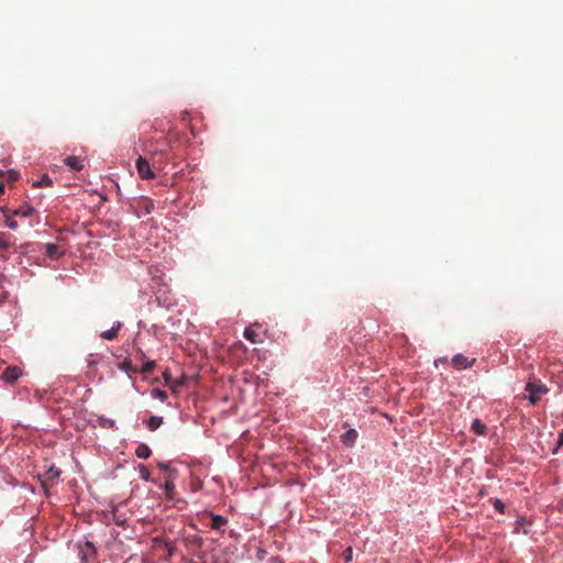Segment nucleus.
I'll use <instances>...</instances> for the list:
<instances>
[{"mask_svg":"<svg viewBox=\"0 0 563 563\" xmlns=\"http://www.w3.org/2000/svg\"><path fill=\"white\" fill-rule=\"evenodd\" d=\"M157 147L150 150V157L153 167L158 172L162 170L168 162V153L172 151V143L166 139L157 141Z\"/></svg>","mask_w":563,"mask_h":563,"instance_id":"1","label":"nucleus"},{"mask_svg":"<svg viewBox=\"0 0 563 563\" xmlns=\"http://www.w3.org/2000/svg\"><path fill=\"white\" fill-rule=\"evenodd\" d=\"M136 169L141 179L150 180L156 178V170L153 167V163L148 158L139 156L136 159Z\"/></svg>","mask_w":563,"mask_h":563,"instance_id":"2","label":"nucleus"},{"mask_svg":"<svg viewBox=\"0 0 563 563\" xmlns=\"http://www.w3.org/2000/svg\"><path fill=\"white\" fill-rule=\"evenodd\" d=\"M526 390L529 393L528 398L532 405H536L548 393V388L544 385H536L533 383H528Z\"/></svg>","mask_w":563,"mask_h":563,"instance_id":"3","label":"nucleus"},{"mask_svg":"<svg viewBox=\"0 0 563 563\" xmlns=\"http://www.w3.org/2000/svg\"><path fill=\"white\" fill-rule=\"evenodd\" d=\"M59 475H60V471L55 466H51L48 470H46L40 476V479H41L43 486L48 487V486H53L56 483Z\"/></svg>","mask_w":563,"mask_h":563,"instance_id":"4","label":"nucleus"},{"mask_svg":"<svg viewBox=\"0 0 563 563\" xmlns=\"http://www.w3.org/2000/svg\"><path fill=\"white\" fill-rule=\"evenodd\" d=\"M22 376V369L19 366H8L1 374V378L8 384H14Z\"/></svg>","mask_w":563,"mask_h":563,"instance_id":"5","label":"nucleus"},{"mask_svg":"<svg viewBox=\"0 0 563 563\" xmlns=\"http://www.w3.org/2000/svg\"><path fill=\"white\" fill-rule=\"evenodd\" d=\"M474 362H475V360L468 361V358L466 356H464L463 354H456L452 358V365L456 369H463V368L472 367Z\"/></svg>","mask_w":563,"mask_h":563,"instance_id":"6","label":"nucleus"},{"mask_svg":"<svg viewBox=\"0 0 563 563\" xmlns=\"http://www.w3.org/2000/svg\"><path fill=\"white\" fill-rule=\"evenodd\" d=\"M15 238L8 232H0V251L4 252L13 246Z\"/></svg>","mask_w":563,"mask_h":563,"instance_id":"7","label":"nucleus"},{"mask_svg":"<svg viewBox=\"0 0 563 563\" xmlns=\"http://www.w3.org/2000/svg\"><path fill=\"white\" fill-rule=\"evenodd\" d=\"M358 433L355 429L347 430L344 434L341 435V441L345 446H353L356 442Z\"/></svg>","mask_w":563,"mask_h":563,"instance_id":"8","label":"nucleus"},{"mask_svg":"<svg viewBox=\"0 0 563 563\" xmlns=\"http://www.w3.org/2000/svg\"><path fill=\"white\" fill-rule=\"evenodd\" d=\"M64 164L74 170H81L84 168L82 159L78 156H67Z\"/></svg>","mask_w":563,"mask_h":563,"instance_id":"9","label":"nucleus"},{"mask_svg":"<svg viewBox=\"0 0 563 563\" xmlns=\"http://www.w3.org/2000/svg\"><path fill=\"white\" fill-rule=\"evenodd\" d=\"M122 323L120 321L115 322L110 330L103 331L100 333V336L104 340H114L118 336V332L121 329Z\"/></svg>","mask_w":563,"mask_h":563,"instance_id":"10","label":"nucleus"},{"mask_svg":"<svg viewBox=\"0 0 563 563\" xmlns=\"http://www.w3.org/2000/svg\"><path fill=\"white\" fill-rule=\"evenodd\" d=\"M34 211L35 210L33 207H31L27 203H24V205L20 206L19 208H16L15 210H13L12 214L27 218V217H31L34 213Z\"/></svg>","mask_w":563,"mask_h":563,"instance_id":"11","label":"nucleus"},{"mask_svg":"<svg viewBox=\"0 0 563 563\" xmlns=\"http://www.w3.org/2000/svg\"><path fill=\"white\" fill-rule=\"evenodd\" d=\"M45 254L53 260H57L63 255V252L59 251V246L53 243L46 244Z\"/></svg>","mask_w":563,"mask_h":563,"instance_id":"12","label":"nucleus"},{"mask_svg":"<svg viewBox=\"0 0 563 563\" xmlns=\"http://www.w3.org/2000/svg\"><path fill=\"white\" fill-rule=\"evenodd\" d=\"M244 338H245L246 340H249L250 342H252V343H258V342H262V340L260 339V335H258L257 331L254 329V325L247 327V328L244 330Z\"/></svg>","mask_w":563,"mask_h":563,"instance_id":"13","label":"nucleus"},{"mask_svg":"<svg viewBox=\"0 0 563 563\" xmlns=\"http://www.w3.org/2000/svg\"><path fill=\"white\" fill-rule=\"evenodd\" d=\"M228 523V520L220 515H211V523L210 527L213 530H221Z\"/></svg>","mask_w":563,"mask_h":563,"instance_id":"14","label":"nucleus"},{"mask_svg":"<svg viewBox=\"0 0 563 563\" xmlns=\"http://www.w3.org/2000/svg\"><path fill=\"white\" fill-rule=\"evenodd\" d=\"M471 430L477 435H485L487 427L479 419H475L472 422Z\"/></svg>","mask_w":563,"mask_h":563,"instance_id":"15","label":"nucleus"},{"mask_svg":"<svg viewBox=\"0 0 563 563\" xmlns=\"http://www.w3.org/2000/svg\"><path fill=\"white\" fill-rule=\"evenodd\" d=\"M146 427L148 428V430L151 431H155L156 429H158L162 423H163V417H158V416H151L147 420H146Z\"/></svg>","mask_w":563,"mask_h":563,"instance_id":"16","label":"nucleus"},{"mask_svg":"<svg viewBox=\"0 0 563 563\" xmlns=\"http://www.w3.org/2000/svg\"><path fill=\"white\" fill-rule=\"evenodd\" d=\"M135 454L139 459H148L152 454L151 449L146 444H140L137 445L135 450Z\"/></svg>","mask_w":563,"mask_h":563,"instance_id":"17","label":"nucleus"},{"mask_svg":"<svg viewBox=\"0 0 563 563\" xmlns=\"http://www.w3.org/2000/svg\"><path fill=\"white\" fill-rule=\"evenodd\" d=\"M140 477L145 482H151V472L145 465H140L139 467Z\"/></svg>","mask_w":563,"mask_h":563,"instance_id":"18","label":"nucleus"},{"mask_svg":"<svg viewBox=\"0 0 563 563\" xmlns=\"http://www.w3.org/2000/svg\"><path fill=\"white\" fill-rule=\"evenodd\" d=\"M53 185L52 179L47 175H43L35 184L36 187H51Z\"/></svg>","mask_w":563,"mask_h":563,"instance_id":"19","label":"nucleus"},{"mask_svg":"<svg viewBox=\"0 0 563 563\" xmlns=\"http://www.w3.org/2000/svg\"><path fill=\"white\" fill-rule=\"evenodd\" d=\"M119 368L124 372H133V373L137 372V369L132 366L131 361H129V360H124L122 363H120Z\"/></svg>","mask_w":563,"mask_h":563,"instance_id":"20","label":"nucleus"},{"mask_svg":"<svg viewBox=\"0 0 563 563\" xmlns=\"http://www.w3.org/2000/svg\"><path fill=\"white\" fill-rule=\"evenodd\" d=\"M164 378H165V383H166V384H167V385L173 389V391H175V390H176V387H177V386H180V385H181V383H179V382H174V380L172 379L170 374H168V373H166V372L164 373Z\"/></svg>","mask_w":563,"mask_h":563,"instance_id":"21","label":"nucleus"},{"mask_svg":"<svg viewBox=\"0 0 563 563\" xmlns=\"http://www.w3.org/2000/svg\"><path fill=\"white\" fill-rule=\"evenodd\" d=\"M12 213L7 216L4 219L5 225L11 230H16L19 228L18 222L12 218Z\"/></svg>","mask_w":563,"mask_h":563,"instance_id":"22","label":"nucleus"},{"mask_svg":"<svg viewBox=\"0 0 563 563\" xmlns=\"http://www.w3.org/2000/svg\"><path fill=\"white\" fill-rule=\"evenodd\" d=\"M174 489H175V484H174L173 479L168 478L164 484V490H165L166 495L170 496Z\"/></svg>","mask_w":563,"mask_h":563,"instance_id":"23","label":"nucleus"},{"mask_svg":"<svg viewBox=\"0 0 563 563\" xmlns=\"http://www.w3.org/2000/svg\"><path fill=\"white\" fill-rule=\"evenodd\" d=\"M155 367V362L154 361H147L143 364L142 368H141V373H151Z\"/></svg>","mask_w":563,"mask_h":563,"instance_id":"24","label":"nucleus"},{"mask_svg":"<svg viewBox=\"0 0 563 563\" xmlns=\"http://www.w3.org/2000/svg\"><path fill=\"white\" fill-rule=\"evenodd\" d=\"M213 556L202 555L198 561H191L190 563H212Z\"/></svg>","mask_w":563,"mask_h":563,"instance_id":"25","label":"nucleus"},{"mask_svg":"<svg viewBox=\"0 0 563 563\" xmlns=\"http://www.w3.org/2000/svg\"><path fill=\"white\" fill-rule=\"evenodd\" d=\"M155 397L159 400L164 401L167 399V394L164 390L161 389H154Z\"/></svg>","mask_w":563,"mask_h":563,"instance_id":"26","label":"nucleus"},{"mask_svg":"<svg viewBox=\"0 0 563 563\" xmlns=\"http://www.w3.org/2000/svg\"><path fill=\"white\" fill-rule=\"evenodd\" d=\"M494 508L496 510H498L499 512H504L505 511V505H504V503L500 499H496L494 501Z\"/></svg>","mask_w":563,"mask_h":563,"instance_id":"27","label":"nucleus"},{"mask_svg":"<svg viewBox=\"0 0 563 563\" xmlns=\"http://www.w3.org/2000/svg\"><path fill=\"white\" fill-rule=\"evenodd\" d=\"M18 177H19V173H18V172L12 170V169L8 172V179H9L10 181H14V180H16V179H18Z\"/></svg>","mask_w":563,"mask_h":563,"instance_id":"28","label":"nucleus"},{"mask_svg":"<svg viewBox=\"0 0 563 563\" xmlns=\"http://www.w3.org/2000/svg\"><path fill=\"white\" fill-rule=\"evenodd\" d=\"M352 554H353V550L352 548H347L344 552H343V556L345 559V561H351L352 560Z\"/></svg>","mask_w":563,"mask_h":563,"instance_id":"29","label":"nucleus"},{"mask_svg":"<svg viewBox=\"0 0 563 563\" xmlns=\"http://www.w3.org/2000/svg\"><path fill=\"white\" fill-rule=\"evenodd\" d=\"M165 547L167 549L168 556H173L174 552H175V547L172 543H168V542L165 543Z\"/></svg>","mask_w":563,"mask_h":563,"instance_id":"30","label":"nucleus"},{"mask_svg":"<svg viewBox=\"0 0 563 563\" xmlns=\"http://www.w3.org/2000/svg\"><path fill=\"white\" fill-rule=\"evenodd\" d=\"M561 446H563V431L559 435L558 445L554 449L553 453H556Z\"/></svg>","mask_w":563,"mask_h":563,"instance_id":"31","label":"nucleus"},{"mask_svg":"<svg viewBox=\"0 0 563 563\" xmlns=\"http://www.w3.org/2000/svg\"><path fill=\"white\" fill-rule=\"evenodd\" d=\"M0 211L3 213L4 218L12 213L7 207H0Z\"/></svg>","mask_w":563,"mask_h":563,"instance_id":"32","label":"nucleus"},{"mask_svg":"<svg viewBox=\"0 0 563 563\" xmlns=\"http://www.w3.org/2000/svg\"><path fill=\"white\" fill-rule=\"evenodd\" d=\"M158 467L162 468V470H165V471H169V465L166 464V463H163V462H159L158 463Z\"/></svg>","mask_w":563,"mask_h":563,"instance_id":"33","label":"nucleus"},{"mask_svg":"<svg viewBox=\"0 0 563 563\" xmlns=\"http://www.w3.org/2000/svg\"><path fill=\"white\" fill-rule=\"evenodd\" d=\"M115 523H117L118 526H123V525H124V520H123V519H121V518H117V517H115Z\"/></svg>","mask_w":563,"mask_h":563,"instance_id":"34","label":"nucleus"},{"mask_svg":"<svg viewBox=\"0 0 563 563\" xmlns=\"http://www.w3.org/2000/svg\"><path fill=\"white\" fill-rule=\"evenodd\" d=\"M4 191V184L0 181V195Z\"/></svg>","mask_w":563,"mask_h":563,"instance_id":"35","label":"nucleus"},{"mask_svg":"<svg viewBox=\"0 0 563 563\" xmlns=\"http://www.w3.org/2000/svg\"><path fill=\"white\" fill-rule=\"evenodd\" d=\"M1 258H8L4 254H0Z\"/></svg>","mask_w":563,"mask_h":563,"instance_id":"36","label":"nucleus"},{"mask_svg":"<svg viewBox=\"0 0 563 563\" xmlns=\"http://www.w3.org/2000/svg\"><path fill=\"white\" fill-rule=\"evenodd\" d=\"M4 175V173L0 169V177H2Z\"/></svg>","mask_w":563,"mask_h":563,"instance_id":"37","label":"nucleus"}]
</instances>
